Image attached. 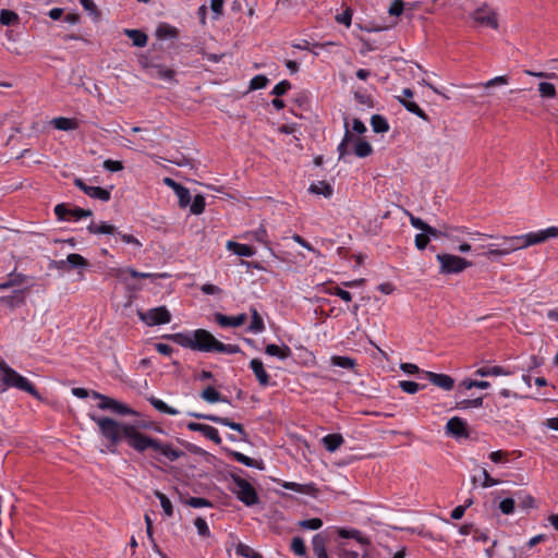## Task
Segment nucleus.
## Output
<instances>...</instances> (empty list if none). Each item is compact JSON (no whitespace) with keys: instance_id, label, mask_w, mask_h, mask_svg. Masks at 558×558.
<instances>
[{"instance_id":"obj_48","label":"nucleus","mask_w":558,"mask_h":558,"mask_svg":"<svg viewBox=\"0 0 558 558\" xmlns=\"http://www.w3.org/2000/svg\"><path fill=\"white\" fill-rule=\"evenodd\" d=\"M291 549L293 550V553L295 555L301 556V557L305 556V554H306V547H305L304 541L299 536H295L292 538Z\"/></svg>"},{"instance_id":"obj_3","label":"nucleus","mask_w":558,"mask_h":558,"mask_svg":"<svg viewBox=\"0 0 558 558\" xmlns=\"http://www.w3.org/2000/svg\"><path fill=\"white\" fill-rule=\"evenodd\" d=\"M486 236L490 242H487V251L482 252V255L492 262L527 247L525 234L519 236L490 234Z\"/></svg>"},{"instance_id":"obj_24","label":"nucleus","mask_w":558,"mask_h":558,"mask_svg":"<svg viewBox=\"0 0 558 558\" xmlns=\"http://www.w3.org/2000/svg\"><path fill=\"white\" fill-rule=\"evenodd\" d=\"M265 352L268 355L277 356L280 360H287L291 356L292 352L288 345L278 347L277 344H267Z\"/></svg>"},{"instance_id":"obj_39","label":"nucleus","mask_w":558,"mask_h":558,"mask_svg":"<svg viewBox=\"0 0 558 558\" xmlns=\"http://www.w3.org/2000/svg\"><path fill=\"white\" fill-rule=\"evenodd\" d=\"M155 496L159 499L161 508L167 517H172L173 514V507L170 499L162 494L161 492L157 490L155 492Z\"/></svg>"},{"instance_id":"obj_30","label":"nucleus","mask_w":558,"mask_h":558,"mask_svg":"<svg viewBox=\"0 0 558 558\" xmlns=\"http://www.w3.org/2000/svg\"><path fill=\"white\" fill-rule=\"evenodd\" d=\"M201 397L208 403H215V402H219V401L228 402V400L226 398L221 397V395L211 386L206 387L202 391Z\"/></svg>"},{"instance_id":"obj_26","label":"nucleus","mask_w":558,"mask_h":558,"mask_svg":"<svg viewBox=\"0 0 558 558\" xmlns=\"http://www.w3.org/2000/svg\"><path fill=\"white\" fill-rule=\"evenodd\" d=\"M313 551L317 558H329L326 550V538L322 534H316L312 541Z\"/></svg>"},{"instance_id":"obj_55","label":"nucleus","mask_w":558,"mask_h":558,"mask_svg":"<svg viewBox=\"0 0 558 558\" xmlns=\"http://www.w3.org/2000/svg\"><path fill=\"white\" fill-rule=\"evenodd\" d=\"M399 387L407 393L414 395L418 391L420 385L411 380H402L399 383Z\"/></svg>"},{"instance_id":"obj_56","label":"nucleus","mask_w":558,"mask_h":558,"mask_svg":"<svg viewBox=\"0 0 558 558\" xmlns=\"http://www.w3.org/2000/svg\"><path fill=\"white\" fill-rule=\"evenodd\" d=\"M499 509L504 514H511L514 511V500L506 498L499 502Z\"/></svg>"},{"instance_id":"obj_5","label":"nucleus","mask_w":558,"mask_h":558,"mask_svg":"<svg viewBox=\"0 0 558 558\" xmlns=\"http://www.w3.org/2000/svg\"><path fill=\"white\" fill-rule=\"evenodd\" d=\"M436 258L440 264L439 272L445 275L459 274L472 266V262L457 255L438 254Z\"/></svg>"},{"instance_id":"obj_19","label":"nucleus","mask_w":558,"mask_h":558,"mask_svg":"<svg viewBox=\"0 0 558 558\" xmlns=\"http://www.w3.org/2000/svg\"><path fill=\"white\" fill-rule=\"evenodd\" d=\"M87 230L92 234H116V233H118L117 227H114L113 225H110L106 221H100V222L92 221L88 225Z\"/></svg>"},{"instance_id":"obj_35","label":"nucleus","mask_w":558,"mask_h":558,"mask_svg":"<svg viewBox=\"0 0 558 558\" xmlns=\"http://www.w3.org/2000/svg\"><path fill=\"white\" fill-rule=\"evenodd\" d=\"M149 403L159 412L169 414V415H177L179 412L172 407H169L167 403H165L162 400L157 399L155 397H150L148 399Z\"/></svg>"},{"instance_id":"obj_17","label":"nucleus","mask_w":558,"mask_h":558,"mask_svg":"<svg viewBox=\"0 0 558 558\" xmlns=\"http://www.w3.org/2000/svg\"><path fill=\"white\" fill-rule=\"evenodd\" d=\"M215 320L221 327H239L246 322V315L227 316L221 313H216Z\"/></svg>"},{"instance_id":"obj_23","label":"nucleus","mask_w":558,"mask_h":558,"mask_svg":"<svg viewBox=\"0 0 558 558\" xmlns=\"http://www.w3.org/2000/svg\"><path fill=\"white\" fill-rule=\"evenodd\" d=\"M52 125L60 131H72L78 128V123L75 119L58 117L51 120Z\"/></svg>"},{"instance_id":"obj_22","label":"nucleus","mask_w":558,"mask_h":558,"mask_svg":"<svg viewBox=\"0 0 558 558\" xmlns=\"http://www.w3.org/2000/svg\"><path fill=\"white\" fill-rule=\"evenodd\" d=\"M155 35L160 40L175 39L178 37V29L167 23H160L156 28Z\"/></svg>"},{"instance_id":"obj_43","label":"nucleus","mask_w":558,"mask_h":558,"mask_svg":"<svg viewBox=\"0 0 558 558\" xmlns=\"http://www.w3.org/2000/svg\"><path fill=\"white\" fill-rule=\"evenodd\" d=\"M232 456H233V458H234L238 462H240V463H242V464H244V465H246V466L262 469V466H260V463H259V462L255 461L254 459H252V458H250V457H247V456H245V454H243V453H241V452H236V451H234V452H232Z\"/></svg>"},{"instance_id":"obj_34","label":"nucleus","mask_w":558,"mask_h":558,"mask_svg":"<svg viewBox=\"0 0 558 558\" xmlns=\"http://www.w3.org/2000/svg\"><path fill=\"white\" fill-rule=\"evenodd\" d=\"M330 362L333 366L347 369H352L356 365V361L349 356L333 355L331 356Z\"/></svg>"},{"instance_id":"obj_20","label":"nucleus","mask_w":558,"mask_h":558,"mask_svg":"<svg viewBox=\"0 0 558 558\" xmlns=\"http://www.w3.org/2000/svg\"><path fill=\"white\" fill-rule=\"evenodd\" d=\"M250 366L256 376V379L258 380L260 386H267L269 384V376L267 372L264 368V364L258 359H253L250 363Z\"/></svg>"},{"instance_id":"obj_61","label":"nucleus","mask_w":558,"mask_h":558,"mask_svg":"<svg viewBox=\"0 0 558 558\" xmlns=\"http://www.w3.org/2000/svg\"><path fill=\"white\" fill-rule=\"evenodd\" d=\"M92 215H93V211L90 209H83V208L70 209V217H72L75 220H78L84 217H90Z\"/></svg>"},{"instance_id":"obj_53","label":"nucleus","mask_w":558,"mask_h":558,"mask_svg":"<svg viewBox=\"0 0 558 558\" xmlns=\"http://www.w3.org/2000/svg\"><path fill=\"white\" fill-rule=\"evenodd\" d=\"M185 504L193 508H202V507H211L213 506V504L208 499L202 498V497H191L185 500Z\"/></svg>"},{"instance_id":"obj_12","label":"nucleus","mask_w":558,"mask_h":558,"mask_svg":"<svg viewBox=\"0 0 558 558\" xmlns=\"http://www.w3.org/2000/svg\"><path fill=\"white\" fill-rule=\"evenodd\" d=\"M191 415L194 417H197V418H203V420H207V421H210V422H214L217 424L228 426L231 429L239 432L243 436V438L246 437V433L244 432L243 426L240 423L230 421L228 417H221V416H217V415H213V414H201V413H192Z\"/></svg>"},{"instance_id":"obj_64","label":"nucleus","mask_w":558,"mask_h":558,"mask_svg":"<svg viewBox=\"0 0 558 558\" xmlns=\"http://www.w3.org/2000/svg\"><path fill=\"white\" fill-rule=\"evenodd\" d=\"M352 20V11L347 9L343 13L336 15V21L340 24H344L345 26L351 25Z\"/></svg>"},{"instance_id":"obj_2","label":"nucleus","mask_w":558,"mask_h":558,"mask_svg":"<svg viewBox=\"0 0 558 558\" xmlns=\"http://www.w3.org/2000/svg\"><path fill=\"white\" fill-rule=\"evenodd\" d=\"M163 338L173 341L174 343L202 352H218L234 354L240 352V347L236 344H225L217 340L208 330L197 329L193 333L178 332L166 335Z\"/></svg>"},{"instance_id":"obj_57","label":"nucleus","mask_w":558,"mask_h":558,"mask_svg":"<svg viewBox=\"0 0 558 558\" xmlns=\"http://www.w3.org/2000/svg\"><path fill=\"white\" fill-rule=\"evenodd\" d=\"M290 87H291L290 82H288L286 80L281 81L274 87L271 94L277 97L282 96L290 89Z\"/></svg>"},{"instance_id":"obj_15","label":"nucleus","mask_w":558,"mask_h":558,"mask_svg":"<svg viewBox=\"0 0 558 558\" xmlns=\"http://www.w3.org/2000/svg\"><path fill=\"white\" fill-rule=\"evenodd\" d=\"M425 374H426L428 380L433 385H435L446 391L451 390L454 386V379L449 375L438 374V373H434V372H425Z\"/></svg>"},{"instance_id":"obj_62","label":"nucleus","mask_w":558,"mask_h":558,"mask_svg":"<svg viewBox=\"0 0 558 558\" xmlns=\"http://www.w3.org/2000/svg\"><path fill=\"white\" fill-rule=\"evenodd\" d=\"M19 294L15 296L3 298L1 301L10 306H19L24 303V296L22 295V291L17 292Z\"/></svg>"},{"instance_id":"obj_37","label":"nucleus","mask_w":558,"mask_h":558,"mask_svg":"<svg viewBox=\"0 0 558 558\" xmlns=\"http://www.w3.org/2000/svg\"><path fill=\"white\" fill-rule=\"evenodd\" d=\"M371 124L375 133H384L389 130V124L387 120L379 114L372 116Z\"/></svg>"},{"instance_id":"obj_44","label":"nucleus","mask_w":558,"mask_h":558,"mask_svg":"<svg viewBox=\"0 0 558 558\" xmlns=\"http://www.w3.org/2000/svg\"><path fill=\"white\" fill-rule=\"evenodd\" d=\"M126 272H129L133 278H168L169 275L167 272L162 274H150V272H140L133 268H126Z\"/></svg>"},{"instance_id":"obj_41","label":"nucleus","mask_w":558,"mask_h":558,"mask_svg":"<svg viewBox=\"0 0 558 558\" xmlns=\"http://www.w3.org/2000/svg\"><path fill=\"white\" fill-rule=\"evenodd\" d=\"M205 210V198L203 195L197 194L194 196L193 203L191 204L190 211L193 215H201Z\"/></svg>"},{"instance_id":"obj_63","label":"nucleus","mask_w":558,"mask_h":558,"mask_svg":"<svg viewBox=\"0 0 558 558\" xmlns=\"http://www.w3.org/2000/svg\"><path fill=\"white\" fill-rule=\"evenodd\" d=\"M429 243V236L427 235V233L423 232V233H420V234H416L415 236V246L417 247V250H424Z\"/></svg>"},{"instance_id":"obj_60","label":"nucleus","mask_w":558,"mask_h":558,"mask_svg":"<svg viewBox=\"0 0 558 558\" xmlns=\"http://www.w3.org/2000/svg\"><path fill=\"white\" fill-rule=\"evenodd\" d=\"M410 222H411L412 227H414L423 232H426V230H430L429 225H427L421 218L414 217L413 215H410Z\"/></svg>"},{"instance_id":"obj_7","label":"nucleus","mask_w":558,"mask_h":558,"mask_svg":"<svg viewBox=\"0 0 558 558\" xmlns=\"http://www.w3.org/2000/svg\"><path fill=\"white\" fill-rule=\"evenodd\" d=\"M137 315L147 326L168 324L171 320V314L166 306L150 308L147 312L138 310Z\"/></svg>"},{"instance_id":"obj_33","label":"nucleus","mask_w":558,"mask_h":558,"mask_svg":"<svg viewBox=\"0 0 558 558\" xmlns=\"http://www.w3.org/2000/svg\"><path fill=\"white\" fill-rule=\"evenodd\" d=\"M338 534H339V536H341L343 538H354V539H356L362 545H368L369 544V539L367 537L363 536L361 534V532L357 531V530L340 529L338 531Z\"/></svg>"},{"instance_id":"obj_4","label":"nucleus","mask_w":558,"mask_h":558,"mask_svg":"<svg viewBox=\"0 0 558 558\" xmlns=\"http://www.w3.org/2000/svg\"><path fill=\"white\" fill-rule=\"evenodd\" d=\"M0 380L3 384L2 391H5L8 388H16L22 391L28 392L36 399L40 400L41 396L38 390L31 384L27 378L20 375L12 367H10L3 360H0Z\"/></svg>"},{"instance_id":"obj_36","label":"nucleus","mask_w":558,"mask_h":558,"mask_svg":"<svg viewBox=\"0 0 558 558\" xmlns=\"http://www.w3.org/2000/svg\"><path fill=\"white\" fill-rule=\"evenodd\" d=\"M372 153H373V147L368 142L361 140V138L356 141V143L354 145V154L359 158H365V157L369 156Z\"/></svg>"},{"instance_id":"obj_42","label":"nucleus","mask_w":558,"mask_h":558,"mask_svg":"<svg viewBox=\"0 0 558 558\" xmlns=\"http://www.w3.org/2000/svg\"><path fill=\"white\" fill-rule=\"evenodd\" d=\"M89 191H90V193L88 195L89 197L100 199L102 202H108L110 199V191H108L104 187L92 186V189Z\"/></svg>"},{"instance_id":"obj_21","label":"nucleus","mask_w":558,"mask_h":558,"mask_svg":"<svg viewBox=\"0 0 558 558\" xmlns=\"http://www.w3.org/2000/svg\"><path fill=\"white\" fill-rule=\"evenodd\" d=\"M308 191L316 195H323L325 198H330L333 194V189L327 181H318L317 183H312L308 187Z\"/></svg>"},{"instance_id":"obj_14","label":"nucleus","mask_w":558,"mask_h":558,"mask_svg":"<svg viewBox=\"0 0 558 558\" xmlns=\"http://www.w3.org/2000/svg\"><path fill=\"white\" fill-rule=\"evenodd\" d=\"M187 428L193 432H199L208 439L213 440L215 444L219 445L221 442V438L218 434V430L210 426L205 424H199L195 422H190L187 424Z\"/></svg>"},{"instance_id":"obj_46","label":"nucleus","mask_w":558,"mask_h":558,"mask_svg":"<svg viewBox=\"0 0 558 558\" xmlns=\"http://www.w3.org/2000/svg\"><path fill=\"white\" fill-rule=\"evenodd\" d=\"M236 554L245 558H263V556L259 553L255 551L253 548L244 544L238 545Z\"/></svg>"},{"instance_id":"obj_59","label":"nucleus","mask_w":558,"mask_h":558,"mask_svg":"<svg viewBox=\"0 0 558 558\" xmlns=\"http://www.w3.org/2000/svg\"><path fill=\"white\" fill-rule=\"evenodd\" d=\"M404 8V3L402 0H393L388 9V13L390 15L399 16L402 14Z\"/></svg>"},{"instance_id":"obj_45","label":"nucleus","mask_w":558,"mask_h":558,"mask_svg":"<svg viewBox=\"0 0 558 558\" xmlns=\"http://www.w3.org/2000/svg\"><path fill=\"white\" fill-rule=\"evenodd\" d=\"M175 195L179 198V205L184 208L186 207L191 202V194L190 191L181 185L175 192Z\"/></svg>"},{"instance_id":"obj_16","label":"nucleus","mask_w":558,"mask_h":558,"mask_svg":"<svg viewBox=\"0 0 558 558\" xmlns=\"http://www.w3.org/2000/svg\"><path fill=\"white\" fill-rule=\"evenodd\" d=\"M558 235V228L551 227L538 233L525 234L527 247L546 241L549 238Z\"/></svg>"},{"instance_id":"obj_52","label":"nucleus","mask_w":558,"mask_h":558,"mask_svg":"<svg viewBox=\"0 0 558 558\" xmlns=\"http://www.w3.org/2000/svg\"><path fill=\"white\" fill-rule=\"evenodd\" d=\"M299 525L306 530H318L323 526V521L319 518H313L300 521Z\"/></svg>"},{"instance_id":"obj_11","label":"nucleus","mask_w":558,"mask_h":558,"mask_svg":"<svg viewBox=\"0 0 558 558\" xmlns=\"http://www.w3.org/2000/svg\"><path fill=\"white\" fill-rule=\"evenodd\" d=\"M147 74L153 78H158L161 81H174L175 72L172 69H169L162 64L148 63L145 65Z\"/></svg>"},{"instance_id":"obj_32","label":"nucleus","mask_w":558,"mask_h":558,"mask_svg":"<svg viewBox=\"0 0 558 558\" xmlns=\"http://www.w3.org/2000/svg\"><path fill=\"white\" fill-rule=\"evenodd\" d=\"M399 101L402 104V106L411 113L417 116L424 121H428V117L426 113L418 107V105L414 101H411L409 99H401L399 98Z\"/></svg>"},{"instance_id":"obj_6","label":"nucleus","mask_w":558,"mask_h":558,"mask_svg":"<svg viewBox=\"0 0 558 558\" xmlns=\"http://www.w3.org/2000/svg\"><path fill=\"white\" fill-rule=\"evenodd\" d=\"M235 485L234 493L236 497L246 506H254L258 502V496L254 487L244 478L232 475Z\"/></svg>"},{"instance_id":"obj_28","label":"nucleus","mask_w":558,"mask_h":558,"mask_svg":"<svg viewBox=\"0 0 558 558\" xmlns=\"http://www.w3.org/2000/svg\"><path fill=\"white\" fill-rule=\"evenodd\" d=\"M226 246L229 251H232L238 256L250 257L254 255V250L246 244H240L234 241H228Z\"/></svg>"},{"instance_id":"obj_18","label":"nucleus","mask_w":558,"mask_h":558,"mask_svg":"<svg viewBox=\"0 0 558 558\" xmlns=\"http://www.w3.org/2000/svg\"><path fill=\"white\" fill-rule=\"evenodd\" d=\"M281 486L286 489L294 490L296 493L310 495L313 497H316L317 493H318V489L316 488V486L313 483L298 484L294 482H282Z\"/></svg>"},{"instance_id":"obj_47","label":"nucleus","mask_w":558,"mask_h":558,"mask_svg":"<svg viewBox=\"0 0 558 558\" xmlns=\"http://www.w3.org/2000/svg\"><path fill=\"white\" fill-rule=\"evenodd\" d=\"M538 90L542 97L554 98L556 96V87L551 83H539Z\"/></svg>"},{"instance_id":"obj_38","label":"nucleus","mask_w":558,"mask_h":558,"mask_svg":"<svg viewBox=\"0 0 558 558\" xmlns=\"http://www.w3.org/2000/svg\"><path fill=\"white\" fill-rule=\"evenodd\" d=\"M19 22V15L11 10L2 9L0 11V23L2 25L9 26L14 25Z\"/></svg>"},{"instance_id":"obj_40","label":"nucleus","mask_w":558,"mask_h":558,"mask_svg":"<svg viewBox=\"0 0 558 558\" xmlns=\"http://www.w3.org/2000/svg\"><path fill=\"white\" fill-rule=\"evenodd\" d=\"M26 281V277L22 274H11L10 279L0 284V289H9L14 286H20Z\"/></svg>"},{"instance_id":"obj_51","label":"nucleus","mask_w":558,"mask_h":558,"mask_svg":"<svg viewBox=\"0 0 558 558\" xmlns=\"http://www.w3.org/2000/svg\"><path fill=\"white\" fill-rule=\"evenodd\" d=\"M461 386L464 387L465 389H471V388H480V389H487L490 387V383L489 381H486V380H471V379H464L462 383H461Z\"/></svg>"},{"instance_id":"obj_31","label":"nucleus","mask_w":558,"mask_h":558,"mask_svg":"<svg viewBox=\"0 0 558 558\" xmlns=\"http://www.w3.org/2000/svg\"><path fill=\"white\" fill-rule=\"evenodd\" d=\"M252 320L248 326V331L259 333L265 329L264 320L256 308H251Z\"/></svg>"},{"instance_id":"obj_49","label":"nucleus","mask_w":558,"mask_h":558,"mask_svg":"<svg viewBox=\"0 0 558 558\" xmlns=\"http://www.w3.org/2000/svg\"><path fill=\"white\" fill-rule=\"evenodd\" d=\"M509 83V78L507 75H500L496 76L494 78L488 80L487 82L483 83L482 86L486 89L495 87V86H504Z\"/></svg>"},{"instance_id":"obj_1","label":"nucleus","mask_w":558,"mask_h":558,"mask_svg":"<svg viewBox=\"0 0 558 558\" xmlns=\"http://www.w3.org/2000/svg\"><path fill=\"white\" fill-rule=\"evenodd\" d=\"M98 425L101 435L109 440V450L114 453L116 446L124 440L137 452L151 449L158 456L165 457L170 462L184 456V451L171 444L162 442L140 432L138 427L129 423H119L110 417H92Z\"/></svg>"},{"instance_id":"obj_54","label":"nucleus","mask_w":558,"mask_h":558,"mask_svg":"<svg viewBox=\"0 0 558 558\" xmlns=\"http://www.w3.org/2000/svg\"><path fill=\"white\" fill-rule=\"evenodd\" d=\"M267 84H268V78L265 75H256L251 80L250 88L253 90L260 89V88L266 87Z\"/></svg>"},{"instance_id":"obj_13","label":"nucleus","mask_w":558,"mask_h":558,"mask_svg":"<svg viewBox=\"0 0 558 558\" xmlns=\"http://www.w3.org/2000/svg\"><path fill=\"white\" fill-rule=\"evenodd\" d=\"M446 430L448 434L457 438H468L469 432L466 423L459 416L451 417L446 424Z\"/></svg>"},{"instance_id":"obj_10","label":"nucleus","mask_w":558,"mask_h":558,"mask_svg":"<svg viewBox=\"0 0 558 558\" xmlns=\"http://www.w3.org/2000/svg\"><path fill=\"white\" fill-rule=\"evenodd\" d=\"M531 388V377L529 375H522L518 379L507 384V387L500 390V396L504 398L519 399L521 395L518 390H529Z\"/></svg>"},{"instance_id":"obj_8","label":"nucleus","mask_w":558,"mask_h":558,"mask_svg":"<svg viewBox=\"0 0 558 558\" xmlns=\"http://www.w3.org/2000/svg\"><path fill=\"white\" fill-rule=\"evenodd\" d=\"M92 396L95 399L99 400L98 408L100 410H110L120 415L136 414V412L134 410H132L131 408H129L126 404H124L116 399H112L108 396L101 395L97 391H93Z\"/></svg>"},{"instance_id":"obj_27","label":"nucleus","mask_w":558,"mask_h":558,"mask_svg":"<svg viewBox=\"0 0 558 558\" xmlns=\"http://www.w3.org/2000/svg\"><path fill=\"white\" fill-rule=\"evenodd\" d=\"M124 34L132 39L135 47H145L147 45V35L140 29H124Z\"/></svg>"},{"instance_id":"obj_50","label":"nucleus","mask_w":558,"mask_h":558,"mask_svg":"<svg viewBox=\"0 0 558 558\" xmlns=\"http://www.w3.org/2000/svg\"><path fill=\"white\" fill-rule=\"evenodd\" d=\"M194 525L197 530V533L198 535L203 536V537H209L210 536V531H209V527L205 521V519L201 518V517H197L194 521Z\"/></svg>"},{"instance_id":"obj_58","label":"nucleus","mask_w":558,"mask_h":558,"mask_svg":"<svg viewBox=\"0 0 558 558\" xmlns=\"http://www.w3.org/2000/svg\"><path fill=\"white\" fill-rule=\"evenodd\" d=\"M482 405H483V398L482 397L475 398V399H472V400H462L461 402L458 403V408L459 409H469L471 407L480 408Z\"/></svg>"},{"instance_id":"obj_25","label":"nucleus","mask_w":558,"mask_h":558,"mask_svg":"<svg viewBox=\"0 0 558 558\" xmlns=\"http://www.w3.org/2000/svg\"><path fill=\"white\" fill-rule=\"evenodd\" d=\"M69 264L71 268H86L88 267V262L82 255L76 253H71L66 256V260H61L59 263V267H63L64 264Z\"/></svg>"},{"instance_id":"obj_9","label":"nucleus","mask_w":558,"mask_h":558,"mask_svg":"<svg viewBox=\"0 0 558 558\" xmlns=\"http://www.w3.org/2000/svg\"><path fill=\"white\" fill-rule=\"evenodd\" d=\"M472 19L482 26H489L494 29H498L499 27L496 11L486 3L482 4L472 13Z\"/></svg>"},{"instance_id":"obj_29","label":"nucleus","mask_w":558,"mask_h":558,"mask_svg":"<svg viewBox=\"0 0 558 558\" xmlns=\"http://www.w3.org/2000/svg\"><path fill=\"white\" fill-rule=\"evenodd\" d=\"M322 441L328 451L333 452L343 444V437L340 434H329Z\"/></svg>"}]
</instances>
